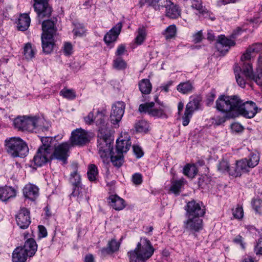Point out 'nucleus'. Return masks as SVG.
<instances>
[{
	"instance_id": "52",
	"label": "nucleus",
	"mask_w": 262,
	"mask_h": 262,
	"mask_svg": "<svg viewBox=\"0 0 262 262\" xmlns=\"http://www.w3.org/2000/svg\"><path fill=\"white\" fill-rule=\"evenodd\" d=\"M63 53L67 56L70 55L73 52V47L71 43L66 42L63 48Z\"/></svg>"
},
{
	"instance_id": "8",
	"label": "nucleus",
	"mask_w": 262,
	"mask_h": 262,
	"mask_svg": "<svg viewBox=\"0 0 262 262\" xmlns=\"http://www.w3.org/2000/svg\"><path fill=\"white\" fill-rule=\"evenodd\" d=\"M42 119L36 116H18L13 120L15 128L19 130L32 132L40 125Z\"/></svg>"
},
{
	"instance_id": "1",
	"label": "nucleus",
	"mask_w": 262,
	"mask_h": 262,
	"mask_svg": "<svg viewBox=\"0 0 262 262\" xmlns=\"http://www.w3.org/2000/svg\"><path fill=\"white\" fill-rule=\"evenodd\" d=\"M216 109L228 114L229 117L241 115L247 118L254 117L257 112L256 104L251 101L244 102L237 96L221 95L216 101Z\"/></svg>"
},
{
	"instance_id": "29",
	"label": "nucleus",
	"mask_w": 262,
	"mask_h": 262,
	"mask_svg": "<svg viewBox=\"0 0 262 262\" xmlns=\"http://www.w3.org/2000/svg\"><path fill=\"white\" fill-rule=\"evenodd\" d=\"M23 249L26 250V252L30 257L34 255L37 250V245L35 240L32 238H29L25 243Z\"/></svg>"
},
{
	"instance_id": "9",
	"label": "nucleus",
	"mask_w": 262,
	"mask_h": 262,
	"mask_svg": "<svg viewBox=\"0 0 262 262\" xmlns=\"http://www.w3.org/2000/svg\"><path fill=\"white\" fill-rule=\"evenodd\" d=\"M154 105L155 103L153 102L141 104L139 107V111L140 113H147L152 117L165 119L168 118V107L166 105L162 104L159 107L153 108Z\"/></svg>"
},
{
	"instance_id": "49",
	"label": "nucleus",
	"mask_w": 262,
	"mask_h": 262,
	"mask_svg": "<svg viewBox=\"0 0 262 262\" xmlns=\"http://www.w3.org/2000/svg\"><path fill=\"white\" fill-rule=\"evenodd\" d=\"M146 36V33L144 29L139 28L138 35L135 38V42L138 45H141L144 41Z\"/></svg>"
},
{
	"instance_id": "26",
	"label": "nucleus",
	"mask_w": 262,
	"mask_h": 262,
	"mask_svg": "<svg viewBox=\"0 0 262 262\" xmlns=\"http://www.w3.org/2000/svg\"><path fill=\"white\" fill-rule=\"evenodd\" d=\"M143 2L144 4L147 3L148 6L158 11L163 9L170 4L169 0H144Z\"/></svg>"
},
{
	"instance_id": "24",
	"label": "nucleus",
	"mask_w": 262,
	"mask_h": 262,
	"mask_svg": "<svg viewBox=\"0 0 262 262\" xmlns=\"http://www.w3.org/2000/svg\"><path fill=\"white\" fill-rule=\"evenodd\" d=\"M29 255L22 247H18L15 249L12 253L13 262H25Z\"/></svg>"
},
{
	"instance_id": "10",
	"label": "nucleus",
	"mask_w": 262,
	"mask_h": 262,
	"mask_svg": "<svg viewBox=\"0 0 262 262\" xmlns=\"http://www.w3.org/2000/svg\"><path fill=\"white\" fill-rule=\"evenodd\" d=\"M33 7L34 11L37 13L39 21L41 19L49 17L52 13V8L50 6L48 0H33Z\"/></svg>"
},
{
	"instance_id": "43",
	"label": "nucleus",
	"mask_w": 262,
	"mask_h": 262,
	"mask_svg": "<svg viewBox=\"0 0 262 262\" xmlns=\"http://www.w3.org/2000/svg\"><path fill=\"white\" fill-rule=\"evenodd\" d=\"M87 174L88 179L90 181H95L98 175V170L97 167L94 164L90 165L89 166Z\"/></svg>"
},
{
	"instance_id": "18",
	"label": "nucleus",
	"mask_w": 262,
	"mask_h": 262,
	"mask_svg": "<svg viewBox=\"0 0 262 262\" xmlns=\"http://www.w3.org/2000/svg\"><path fill=\"white\" fill-rule=\"evenodd\" d=\"M54 36L52 35H42L41 42L42 51L46 54H49L53 51L55 45Z\"/></svg>"
},
{
	"instance_id": "21",
	"label": "nucleus",
	"mask_w": 262,
	"mask_h": 262,
	"mask_svg": "<svg viewBox=\"0 0 262 262\" xmlns=\"http://www.w3.org/2000/svg\"><path fill=\"white\" fill-rule=\"evenodd\" d=\"M131 146L129 137L126 136L124 139H118L116 141V151L120 154L126 152Z\"/></svg>"
},
{
	"instance_id": "32",
	"label": "nucleus",
	"mask_w": 262,
	"mask_h": 262,
	"mask_svg": "<svg viewBox=\"0 0 262 262\" xmlns=\"http://www.w3.org/2000/svg\"><path fill=\"white\" fill-rule=\"evenodd\" d=\"M30 24V18L28 14H21L18 18L17 28L19 30L24 31L26 30Z\"/></svg>"
},
{
	"instance_id": "2",
	"label": "nucleus",
	"mask_w": 262,
	"mask_h": 262,
	"mask_svg": "<svg viewBox=\"0 0 262 262\" xmlns=\"http://www.w3.org/2000/svg\"><path fill=\"white\" fill-rule=\"evenodd\" d=\"M242 67L235 65L234 72L236 82L239 86L244 88L247 80H253L258 85H262V56L260 55L257 60V65L256 72L253 73L251 64L249 62H242Z\"/></svg>"
},
{
	"instance_id": "41",
	"label": "nucleus",
	"mask_w": 262,
	"mask_h": 262,
	"mask_svg": "<svg viewBox=\"0 0 262 262\" xmlns=\"http://www.w3.org/2000/svg\"><path fill=\"white\" fill-rule=\"evenodd\" d=\"M35 52L36 51L33 48L30 43L26 44L24 48V54L27 59H31L34 57Z\"/></svg>"
},
{
	"instance_id": "51",
	"label": "nucleus",
	"mask_w": 262,
	"mask_h": 262,
	"mask_svg": "<svg viewBox=\"0 0 262 262\" xmlns=\"http://www.w3.org/2000/svg\"><path fill=\"white\" fill-rule=\"evenodd\" d=\"M233 215L235 219H242L244 215L243 207L240 205H237L236 208L233 210Z\"/></svg>"
},
{
	"instance_id": "16",
	"label": "nucleus",
	"mask_w": 262,
	"mask_h": 262,
	"mask_svg": "<svg viewBox=\"0 0 262 262\" xmlns=\"http://www.w3.org/2000/svg\"><path fill=\"white\" fill-rule=\"evenodd\" d=\"M235 45L234 40L227 38L224 35L219 37L216 42V48L219 51L222 53L224 51L228 52L230 47Z\"/></svg>"
},
{
	"instance_id": "50",
	"label": "nucleus",
	"mask_w": 262,
	"mask_h": 262,
	"mask_svg": "<svg viewBox=\"0 0 262 262\" xmlns=\"http://www.w3.org/2000/svg\"><path fill=\"white\" fill-rule=\"evenodd\" d=\"M252 206L256 212L262 214V200L260 199H255L252 202Z\"/></svg>"
},
{
	"instance_id": "48",
	"label": "nucleus",
	"mask_w": 262,
	"mask_h": 262,
	"mask_svg": "<svg viewBox=\"0 0 262 262\" xmlns=\"http://www.w3.org/2000/svg\"><path fill=\"white\" fill-rule=\"evenodd\" d=\"M60 95L64 98L70 100H73L76 97L75 92L72 90L63 89L60 92Z\"/></svg>"
},
{
	"instance_id": "33",
	"label": "nucleus",
	"mask_w": 262,
	"mask_h": 262,
	"mask_svg": "<svg viewBox=\"0 0 262 262\" xmlns=\"http://www.w3.org/2000/svg\"><path fill=\"white\" fill-rule=\"evenodd\" d=\"M139 87L141 93L144 94H149L152 88L151 84L147 79H142L139 83Z\"/></svg>"
},
{
	"instance_id": "6",
	"label": "nucleus",
	"mask_w": 262,
	"mask_h": 262,
	"mask_svg": "<svg viewBox=\"0 0 262 262\" xmlns=\"http://www.w3.org/2000/svg\"><path fill=\"white\" fill-rule=\"evenodd\" d=\"M6 149L12 157H24L28 152L27 145L20 138L12 137L5 140Z\"/></svg>"
},
{
	"instance_id": "61",
	"label": "nucleus",
	"mask_w": 262,
	"mask_h": 262,
	"mask_svg": "<svg viewBox=\"0 0 262 262\" xmlns=\"http://www.w3.org/2000/svg\"><path fill=\"white\" fill-rule=\"evenodd\" d=\"M231 128L236 132H239L243 130V127L238 123H234L231 125Z\"/></svg>"
},
{
	"instance_id": "63",
	"label": "nucleus",
	"mask_w": 262,
	"mask_h": 262,
	"mask_svg": "<svg viewBox=\"0 0 262 262\" xmlns=\"http://www.w3.org/2000/svg\"><path fill=\"white\" fill-rule=\"evenodd\" d=\"M243 238L242 236L238 235L236 236L233 239V242L236 244H240L242 248H245L244 243L243 242Z\"/></svg>"
},
{
	"instance_id": "23",
	"label": "nucleus",
	"mask_w": 262,
	"mask_h": 262,
	"mask_svg": "<svg viewBox=\"0 0 262 262\" xmlns=\"http://www.w3.org/2000/svg\"><path fill=\"white\" fill-rule=\"evenodd\" d=\"M42 35H52L55 36L56 34V28L54 21L47 20L42 23Z\"/></svg>"
},
{
	"instance_id": "13",
	"label": "nucleus",
	"mask_w": 262,
	"mask_h": 262,
	"mask_svg": "<svg viewBox=\"0 0 262 262\" xmlns=\"http://www.w3.org/2000/svg\"><path fill=\"white\" fill-rule=\"evenodd\" d=\"M185 209L187 217H200L205 213L204 209L201 208L200 204L194 201L189 202Z\"/></svg>"
},
{
	"instance_id": "19",
	"label": "nucleus",
	"mask_w": 262,
	"mask_h": 262,
	"mask_svg": "<svg viewBox=\"0 0 262 262\" xmlns=\"http://www.w3.org/2000/svg\"><path fill=\"white\" fill-rule=\"evenodd\" d=\"M23 194L26 198L34 201L38 195V188L34 185L28 184L23 189Z\"/></svg>"
},
{
	"instance_id": "17",
	"label": "nucleus",
	"mask_w": 262,
	"mask_h": 262,
	"mask_svg": "<svg viewBox=\"0 0 262 262\" xmlns=\"http://www.w3.org/2000/svg\"><path fill=\"white\" fill-rule=\"evenodd\" d=\"M122 27L121 23H118L113 27L104 36V40L105 43L109 44L115 41L119 35Z\"/></svg>"
},
{
	"instance_id": "56",
	"label": "nucleus",
	"mask_w": 262,
	"mask_h": 262,
	"mask_svg": "<svg viewBox=\"0 0 262 262\" xmlns=\"http://www.w3.org/2000/svg\"><path fill=\"white\" fill-rule=\"evenodd\" d=\"M191 117V115H190L188 113L187 114L186 112H185L184 115L182 117V123L183 126H186L189 124L190 119Z\"/></svg>"
},
{
	"instance_id": "11",
	"label": "nucleus",
	"mask_w": 262,
	"mask_h": 262,
	"mask_svg": "<svg viewBox=\"0 0 262 262\" xmlns=\"http://www.w3.org/2000/svg\"><path fill=\"white\" fill-rule=\"evenodd\" d=\"M70 141L71 144L68 143L70 146L71 145L82 146L90 141V136L84 129H76L72 132Z\"/></svg>"
},
{
	"instance_id": "31",
	"label": "nucleus",
	"mask_w": 262,
	"mask_h": 262,
	"mask_svg": "<svg viewBox=\"0 0 262 262\" xmlns=\"http://www.w3.org/2000/svg\"><path fill=\"white\" fill-rule=\"evenodd\" d=\"M73 171L70 173V182L72 186L81 185V178L79 174L78 173L77 168L78 165L77 163H74L72 165Z\"/></svg>"
},
{
	"instance_id": "64",
	"label": "nucleus",
	"mask_w": 262,
	"mask_h": 262,
	"mask_svg": "<svg viewBox=\"0 0 262 262\" xmlns=\"http://www.w3.org/2000/svg\"><path fill=\"white\" fill-rule=\"evenodd\" d=\"M212 120H213L212 123L215 125H220L225 121V119L221 117H217L216 119L213 118Z\"/></svg>"
},
{
	"instance_id": "15",
	"label": "nucleus",
	"mask_w": 262,
	"mask_h": 262,
	"mask_svg": "<svg viewBox=\"0 0 262 262\" xmlns=\"http://www.w3.org/2000/svg\"><path fill=\"white\" fill-rule=\"evenodd\" d=\"M17 225L21 229H26L30 224L29 212L26 208L21 209L16 217Z\"/></svg>"
},
{
	"instance_id": "62",
	"label": "nucleus",
	"mask_w": 262,
	"mask_h": 262,
	"mask_svg": "<svg viewBox=\"0 0 262 262\" xmlns=\"http://www.w3.org/2000/svg\"><path fill=\"white\" fill-rule=\"evenodd\" d=\"M74 35L76 36H81L85 33V30L83 28H76L73 31Z\"/></svg>"
},
{
	"instance_id": "40",
	"label": "nucleus",
	"mask_w": 262,
	"mask_h": 262,
	"mask_svg": "<svg viewBox=\"0 0 262 262\" xmlns=\"http://www.w3.org/2000/svg\"><path fill=\"white\" fill-rule=\"evenodd\" d=\"M191 3L192 8L196 9L199 14L205 16H206V15H207L208 11L205 9V8L203 7L201 0H192Z\"/></svg>"
},
{
	"instance_id": "20",
	"label": "nucleus",
	"mask_w": 262,
	"mask_h": 262,
	"mask_svg": "<svg viewBox=\"0 0 262 262\" xmlns=\"http://www.w3.org/2000/svg\"><path fill=\"white\" fill-rule=\"evenodd\" d=\"M262 51V44L255 43L250 46L246 50V53L242 55L241 57V62H247L250 60L252 57V53H259Z\"/></svg>"
},
{
	"instance_id": "60",
	"label": "nucleus",
	"mask_w": 262,
	"mask_h": 262,
	"mask_svg": "<svg viewBox=\"0 0 262 262\" xmlns=\"http://www.w3.org/2000/svg\"><path fill=\"white\" fill-rule=\"evenodd\" d=\"M39 236L45 237L47 235V231L46 228L42 225L38 226Z\"/></svg>"
},
{
	"instance_id": "47",
	"label": "nucleus",
	"mask_w": 262,
	"mask_h": 262,
	"mask_svg": "<svg viewBox=\"0 0 262 262\" xmlns=\"http://www.w3.org/2000/svg\"><path fill=\"white\" fill-rule=\"evenodd\" d=\"M135 127L138 132H146L148 128V124L145 120H141L135 124Z\"/></svg>"
},
{
	"instance_id": "27",
	"label": "nucleus",
	"mask_w": 262,
	"mask_h": 262,
	"mask_svg": "<svg viewBox=\"0 0 262 262\" xmlns=\"http://www.w3.org/2000/svg\"><path fill=\"white\" fill-rule=\"evenodd\" d=\"M110 205L116 210H121L125 207L124 201L117 195H111L108 198Z\"/></svg>"
},
{
	"instance_id": "53",
	"label": "nucleus",
	"mask_w": 262,
	"mask_h": 262,
	"mask_svg": "<svg viewBox=\"0 0 262 262\" xmlns=\"http://www.w3.org/2000/svg\"><path fill=\"white\" fill-rule=\"evenodd\" d=\"M95 119V117H94L92 112L89 113L88 115L84 118L85 123L89 125L93 123Z\"/></svg>"
},
{
	"instance_id": "55",
	"label": "nucleus",
	"mask_w": 262,
	"mask_h": 262,
	"mask_svg": "<svg viewBox=\"0 0 262 262\" xmlns=\"http://www.w3.org/2000/svg\"><path fill=\"white\" fill-rule=\"evenodd\" d=\"M133 148L134 152L138 158H140L143 156V152L140 147L138 145H134Z\"/></svg>"
},
{
	"instance_id": "7",
	"label": "nucleus",
	"mask_w": 262,
	"mask_h": 262,
	"mask_svg": "<svg viewBox=\"0 0 262 262\" xmlns=\"http://www.w3.org/2000/svg\"><path fill=\"white\" fill-rule=\"evenodd\" d=\"M98 148L102 158L108 157L113 152L112 139L109 130L101 127L98 134Z\"/></svg>"
},
{
	"instance_id": "39",
	"label": "nucleus",
	"mask_w": 262,
	"mask_h": 262,
	"mask_svg": "<svg viewBox=\"0 0 262 262\" xmlns=\"http://www.w3.org/2000/svg\"><path fill=\"white\" fill-rule=\"evenodd\" d=\"M52 138L50 137H46L42 138L41 141L42 145L39 147V148H42L48 151L53 152V148L52 143Z\"/></svg>"
},
{
	"instance_id": "36",
	"label": "nucleus",
	"mask_w": 262,
	"mask_h": 262,
	"mask_svg": "<svg viewBox=\"0 0 262 262\" xmlns=\"http://www.w3.org/2000/svg\"><path fill=\"white\" fill-rule=\"evenodd\" d=\"M192 89V84L189 81L185 82H181L177 86V90L179 92L184 94L191 92Z\"/></svg>"
},
{
	"instance_id": "59",
	"label": "nucleus",
	"mask_w": 262,
	"mask_h": 262,
	"mask_svg": "<svg viewBox=\"0 0 262 262\" xmlns=\"http://www.w3.org/2000/svg\"><path fill=\"white\" fill-rule=\"evenodd\" d=\"M126 51L125 46L123 45H120L118 46L116 52V55L117 56H121L123 55Z\"/></svg>"
},
{
	"instance_id": "45",
	"label": "nucleus",
	"mask_w": 262,
	"mask_h": 262,
	"mask_svg": "<svg viewBox=\"0 0 262 262\" xmlns=\"http://www.w3.org/2000/svg\"><path fill=\"white\" fill-rule=\"evenodd\" d=\"M126 67V62L121 57H117L113 61V67L118 70H124Z\"/></svg>"
},
{
	"instance_id": "30",
	"label": "nucleus",
	"mask_w": 262,
	"mask_h": 262,
	"mask_svg": "<svg viewBox=\"0 0 262 262\" xmlns=\"http://www.w3.org/2000/svg\"><path fill=\"white\" fill-rule=\"evenodd\" d=\"M119 244L115 240H111L108 242L107 247L103 248L100 250L101 255L105 256L108 254L115 252L119 249Z\"/></svg>"
},
{
	"instance_id": "25",
	"label": "nucleus",
	"mask_w": 262,
	"mask_h": 262,
	"mask_svg": "<svg viewBox=\"0 0 262 262\" xmlns=\"http://www.w3.org/2000/svg\"><path fill=\"white\" fill-rule=\"evenodd\" d=\"M166 16L172 19L177 18L180 16L181 10L171 1L167 6L165 7Z\"/></svg>"
},
{
	"instance_id": "42",
	"label": "nucleus",
	"mask_w": 262,
	"mask_h": 262,
	"mask_svg": "<svg viewBox=\"0 0 262 262\" xmlns=\"http://www.w3.org/2000/svg\"><path fill=\"white\" fill-rule=\"evenodd\" d=\"M81 185L73 186V191L71 196L76 197L77 200L80 202L83 198V193Z\"/></svg>"
},
{
	"instance_id": "14",
	"label": "nucleus",
	"mask_w": 262,
	"mask_h": 262,
	"mask_svg": "<svg viewBox=\"0 0 262 262\" xmlns=\"http://www.w3.org/2000/svg\"><path fill=\"white\" fill-rule=\"evenodd\" d=\"M184 222V228L191 232H198L202 229L203 221L200 217H187Z\"/></svg>"
},
{
	"instance_id": "28",
	"label": "nucleus",
	"mask_w": 262,
	"mask_h": 262,
	"mask_svg": "<svg viewBox=\"0 0 262 262\" xmlns=\"http://www.w3.org/2000/svg\"><path fill=\"white\" fill-rule=\"evenodd\" d=\"M186 182V181L184 178L178 180L172 179L171 180V186L169 190L174 194L179 195Z\"/></svg>"
},
{
	"instance_id": "38",
	"label": "nucleus",
	"mask_w": 262,
	"mask_h": 262,
	"mask_svg": "<svg viewBox=\"0 0 262 262\" xmlns=\"http://www.w3.org/2000/svg\"><path fill=\"white\" fill-rule=\"evenodd\" d=\"M197 172V168L194 164H188L183 168L184 174L189 178H193Z\"/></svg>"
},
{
	"instance_id": "44",
	"label": "nucleus",
	"mask_w": 262,
	"mask_h": 262,
	"mask_svg": "<svg viewBox=\"0 0 262 262\" xmlns=\"http://www.w3.org/2000/svg\"><path fill=\"white\" fill-rule=\"evenodd\" d=\"M96 123L99 126V130L101 127L107 129L105 125L104 114L102 112L98 111L97 116L95 117Z\"/></svg>"
},
{
	"instance_id": "35",
	"label": "nucleus",
	"mask_w": 262,
	"mask_h": 262,
	"mask_svg": "<svg viewBox=\"0 0 262 262\" xmlns=\"http://www.w3.org/2000/svg\"><path fill=\"white\" fill-rule=\"evenodd\" d=\"M110 156L111 162L114 166L119 167L122 165L123 162V154H120L119 152L116 151V153L112 152Z\"/></svg>"
},
{
	"instance_id": "54",
	"label": "nucleus",
	"mask_w": 262,
	"mask_h": 262,
	"mask_svg": "<svg viewBox=\"0 0 262 262\" xmlns=\"http://www.w3.org/2000/svg\"><path fill=\"white\" fill-rule=\"evenodd\" d=\"M132 181L136 185L141 184L142 182V175L139 173L134 174L132 177Z\"/></svg>"
},
{
	"instance_id": "46",
	"label": "nucleus",
	"mask_w": 262,
	"mask_h": 262,
	"mask_svg": "<svg viewBox=\"0 0 262 262\" xmlns=\"http://www.w3.org/2000/svg\"><path fill=\"white\" fill-rule=\"evenodd\" d=\"M198 104L199 102L196 100L189 102L186 106L185 112L192 115L194 110L198 109Z\"/></svg>"
},
{
	"instance_id": "12",
	"label": "nucleus",
	"mask_w": 262,
	"mask_h": 262,
	"mask_svg": "<svg viewBox=\"0 0 262 262\" xmlns=\"http://www.w3.org/2000/svg\"><path fill=\"white\" fill-rule=\"evenodd\" d=\"M125 108V104L122 101H118L112 106L110 114V120L114 125H117L121 121Z\"/></svg>"
},
{
	"instance_id": "22",
	"label": "nucleus",
	"mask_w": 262,
	"mask_h": 262,
	"mask_svg": "<svg viewBox=\"0 0 262 262\" xmlns=\"http://www.w3.org/2000/svg\"><path fill=\"white\" fill-rule=\"evenodd\" d=\"M16 195V190L11 187L5 186L0 188V200L3 202L14 198Z\"/></svg>"
},
{
	"instance_id": "58",
	"label": "nucleus",
	"mask_w": 262,
	"mask_h": 262,
	"mask_svg": "<svg viewBox=\"0 0 262 262\" xmlns=\"http://www.w3.org/2000/svg\"><path fill=\"white\" fill-rule=\"evenodd\" d=\"M203 38V35L202 31H199L193 36V40L195 43L200 42Z\"/></svg>"
},
{
	"instance_id": "57",
	"label": "nucleus",
	"mask_w": 262,
	"mask_h": 262,
	"mask_svg": "<svg viewBox=\"0 0 262 262\" xmlns=\"http://www.w3.org/2000/svg\"><path fill=\"white\" fill-rule=\"evenodd\" d=\"M255 252L256 254H262V238L258 239L255 247Z\"/></svg>"
},
{
	"instance_id": "4",
	"label": "nucleus",
	"mask_w": 262,
	"mask_h": 262,
	"mask_svg": "<svg viewBox=\"0 0 262 262\" xmlns=\"http://www.w3.org/2000/svg\"><path fill=\"white\" fill-rule=\"evenodd\" d=\"M155 249L150 241L142 237L136 248L128 252L130 262H146L154 254Z\"/></svg>"
},
{
	"instance_id": "5",
	"label": "nucleus",
	"mask_w": 262,
	"mask_h": 262,
	"mask_svg": "<svg viewBox=\"0 0 262 262\" xmlns=\"http://www.w3.org/2000/svg\"><path fill=\"white\" fill-rule=\"evenodd\" d=\"M259 161V154L257 152H251L248 158L237 161L235 168L231 172V176L239 177L242 173L247 172L249 169L255 167Z\"/></svg>"
},
{
	"instance_id": "37",
	"label": "nucleus",
	"mask_w": 262,
	"mask_h": 262,
	"mask_svg": "<svg viewBox=\"0 0 262 262\" xmlns=\"http://www.w3.org/2000/svg\"><path fill=\"white\" fill-rule=\"evenodd\" d=\"M235 167L230 168L229 162L225 160H222L217 165V170L222 173L228 172L229 174L232 171H233Z\"/></svg>"
},
{
	"instance_id": "3",
	"label": "nucleus",
	"mask_w": 262,
	"mask_h": 262,
	"mask_svg": "<svg viewBox=\"0 0 262 262\" xmlns=\"http://www.w3.org/2000/svg\"><path fill=\"white\" fill-rule=\"evenodd\" d=\"M70 147V146L68 143H62L55 148L53 152L39 148L33 158L34 164L37 166H41L54 159L61 161L63 163H66L69 156L68 152Z\"/></svg>"
},
{
	"instance_id": "34",
	"label": "nucleus",
	"mask_w": 262,
	"mask_h": 262,
	"mask_svg": "<svg viewBox=\"0 0 262 262\" xmlns=\"http://www.w3.org/2000/svg\"><path fill=\"white\" fill-rule=\"evenodd\" d=\"M177 33V28L174 25H171L166 28L162 32L166 40H170L174 38Z\"/></svg>"
}]
</instances>
